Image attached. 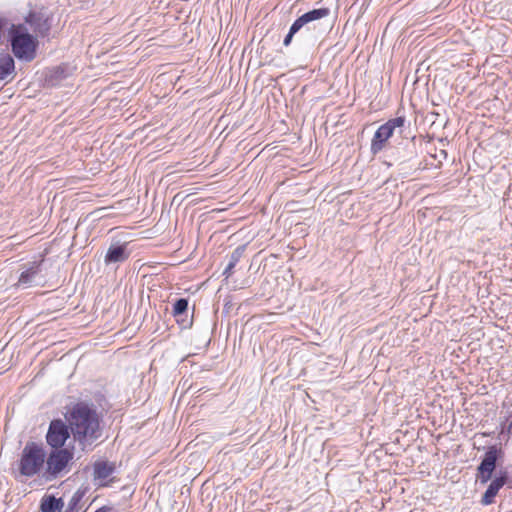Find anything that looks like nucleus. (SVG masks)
<instances>
[{
	"label": "nucleus",
	"instance_id": "f257e3e1",
	"mask_svg": "<svg viewBox=\"0 0 512 512\" xmlns=\"http://www.w3.org/2000/svg\"><path fill=\"white\" fill-rule=\"evenodd\" d=\"M66 419L80 450L92 451L103 436L102 419L96 408L92 404L78 402L71 408Z\"/></svg>",
	"mask_w": 512,
	"mask_h": 512
},
{
	"label": "nucleus",
	"instance_id": "f03ea898",
	"mask_svg": "<svg viewBox=\"0 0 512 512\" xmlns=\"http://www.w3.org/2000/svg\"><path fill=\"white\" fill-rule=\"evenodd\" d=\"M503 451L497 445H491L481 458L476 468L475 480L481 485L488 484L482 494L480 504L489 506L495 503V499L502 487L493 479V474L498 466L499 460L503 458Z\"/></svg>",
	"mask_w": 512,
	"mask_h": 512
},
{
	"label": "nucleus",
	"instance_id": "7ed1b4c3",
	"mask_svg": "<svg viewBox=\"0 0 512 512\" xmlns=\"http://www.w3.org/2000/svg\"><path fill=\"white\" fill-rule=\"evenodd\" d=\"M8 40L14 56L25 62H31L36 57L38 40L30 34L23 24L12 25L8 31Z\"/></svg>",
	"mask_w": 512,
	"mask_h": 512
},
{
	"label": "nucleus",
	"instance_id": "20e7f679",
	"mask_svg": "<svg viewBox=\"0 0 512 512\" xmlns=\"http://www.w3.org/2000/svg\"><path fill=\"white\" fill-rule=\"evenodd\" d=\"M47 453L42 444L29 441L24 446L18 461V470L22 476L33 477L42 471Z\"/></svg>",
	"mask_w": 512,
	"mask_h": 512
},
{
	"label": "nucleus",
	"instance_id": "39448f33",
	"mask_svg": "<svg viewBox=\"0 0 512 512\" xmlns=\"http://www.w3.org/2000/svg\"><path fill=\"white\" fill-rule=\"evenodd\" d=\"M406 123L407 120L405 116H397L379 126L371 140V153L376 155L382 151L385 143L395 134L403 136L405 131L409 128V126L406 127Z\"/></svg>",
	"mask_w": 512,
	"mask_h": 512
},
{
	"label": "nucleus",
	"instance_id": "423d86ee",
	"mask_svg": "<svg viewBox=\"0 0 512 512\" xmlns=\"http://www.w3.org/2000/svg\"><path fill=\"white\" fill-rule=\"evenodd\" d=\"M402 139L396 145L391 146L388 150V157L391 159V162L388 163L389 166L392 165H405L417 158L418 150L415 141V136H400Z\"/></svg>",
	"mask_w": 512,
	"mask_h": 512
},
{
	"label": "nucleus",
	"instance_id": "0eeeda50",
	"mask_svg": "<svg viewBox=\"0 0 512 512\" xmlns=\"http://www.w3.org/2000/svg\"><path fill=\"white\" fill-rule=\"evenodd\" d=\"M74 453L69 448L52 449L46 456V470L43 474L46 480L56 479L59 474L67 467L69 462L73 460Z\"/></svg>",
	"mask_w": 512,
	"mask_h": 512
},
{
	"label": "nucleus",
	"instance_id": "6e6552de",
	"mask_svg": "<svg viewBox=\"0 0 512 512\" xmlns=\"http://www.w3.org/2000/svg\"><path fill=\"white\" fill-rule=\"evenodd\" d=\"M71 434L70 424L62 419H53L48 426L46 433V443L52 449L64 448L66 441Z\"/></svg>",
	"mask_w": 512,
	"mask_h": 512
},
{
	"label": "nucleus",
	"instance_id": "1a4fd4ad",
	"mask_svg": "<svg viewBox=\"0 0 512 512\" xmlns=\"http://www.w3.org/2000/svg\"><path fill=\"white\" fill-rule=\"evenodd\" d=\"M42 262V260L33 261L24 265L15 285L22 289L39 285L43 280V277L41 276Z\"/></svg>",
	"mask_w": 512,
	"mask_h": 512
},
{
	"label": "nucleus",
	"instance_id": "9d476101",
	"mask_svg": "<svg viewBox=\"0 0 512 512\" xmlns=\"http://www.w3.org/2000/svg\"><path fill=\"white\" fill-rule=\"evenodd\" d=\"M73 73V68L68 64H60L58 66L52 67L45 72V83L48 86L55 87L58 86L71 76Z\"/></svg>",
	"mask_w": 512,
	"mask_h": 512
},
{
	"label": "nucleus",
	"instance_id": "9b49d317",
	"mask_svg": "<svg viewBox=\"0 0 512 512\" xmlns=\"http://www.w3.org/2000/svg\"><path fill=\"white\" fill-rule=\"evenodd\" d=\"M130 256L128 243H113L107 249L104 257L105 265L125 262Z\"/></svg>",
	"mask_w": 512,
	"mask_h": 512
},
{
	"label": "nucleus",
	"instance_id": "f8f14e48",
	"mask_svg": "<svg viewBox=\"0 0 512 512\" xmlns=\"http://www.w3.org/2000/svg\"><path fill=\"white\" fill-rule=\"evenodd\" d=\"M25 22L40 36H46L50 31L48 18L42 12L30 11L25 17Z\"/></svg>",
	"mask_w": 512,
	"mask_h": 512
},
{
	"label": "nucleus",
	"instance_id": "ddd939ff",
	"mask_svg": "<svg viewBox=\"0 0 512 512\" xmlns=\"http://www.w3.org/2000/svg\"><path fill=\"white\" fill-rule=\"evenodd\" d=\"M188 305L189 301L187 298H178L173 303L172 315L182 328H190L192 326V319H187Z\"/></svg>",
	"mask_w": 512,
	"mask_h": 512
},
{
	"label": "nucleus",
	"instance_id": "4468645a",
	"mask_svg": "<svg viewBox=\"0 0 512 512\" xmlns=\"http://www.w3.org/2000/svg\"><path fill=\"white\" fill-rule=\"evenodd\" d=\"M116 470L114 462L109 461H96L93 464V478L94 480H105L111 476Z\"/></svg>",
	"mask_w": 512,
	"mask_h": 512
},
{
	"label": "nucleus",
	"instance_id": "2eb2a0df",
	"mask_svg": "<svg viewBox=\"0 0 512 512\" xmlns=\"http://www.w3.org/2000/svg\"><path fill=\"white\" fill-rule=\"evenodd\" d=\"M63 506L64 503L62 498L47 495L42 498L40 509L42 512H62Z\"/></svg>",
	"mask_w": 512,
	"mask_h": 512
},
{
	"label": "nucleus",
	"instance_id": "dca6fc26",
	"mask_svg": "<svg viewBox=\"0 0 512 512\" xmlns=\"http://www.w3.org/2000/svg\"><path fill=\"white\" fill-rule=\"evenodd\" d=\"M15 70L13 57L8 53H0V80L7 79Z\"/></svg>",
	"mask_w": 512,
	"mask_h": 512
},
{
	"label": "nucleus",
	"instance_id": "f3484780",
	"mask_svg": "<svg viewBox=\"0 0 512 512\" xmlns=\"http://www.w3.org/2000/svg\"><path fill=\"white\" fill-rule=\"evenodd\" d=\"M246 247H247V245L243 244V245H239L238 247H236L233 250V252L230 255L229 262H228L226 268L223 271V275L224 276H226L228 278L229 276L232 275L233 269L235 268V266L238 264V262L240 261V259L244 255Z\"/></svg>",
	"mask_w": 512,
	"mask_h": 512
},
{
	"label": "nucleus",
	"instance_id": "a211bd4d",
	"mask_svg": "<svg viewBox=\"0 0 512 512\" xmlns=\"http://www.w3.org/2000/svg\"><path fill=\"white\" fill-rule=\"evenodd\" d=\"M329 14H330L329 8L321 7V8L312 9V10L302 14L301 16L303 17L306 24H308L310 22L320 20L324 17H327Z\"/></svg>",
	"mask_w": 512,
	"mask_h": 512
},
{
	"label": "nucleus",
	"instance_id": "6ab92c4d",
	"mask_svg": "<svg viewBox=\"0 0 512 512\" xmlns=\"http://www.w3.org/2000/svg\"><path fill=\"white\" fill-rule=\"evenodd\" d=\"M84 496V493L81 492L80 490L76 491L73 496L71 497V499L69 500V503H68V506L65 510V512H78L79 511V508H78V505L80 503V501L82 500Z\"/></svg>",
	"mask_w": 512,
	"mask_h": 512
},
{
	"label": "nucleus",
	"instance_id": "aec40b11",
	"mask_svg": "<svg viewBox=\"0 0 512 512\" xmlns=\"http://www.w3.org/2000/svg\"><path fill=\"white\" fill-rule=\"evenodd\" d=\"M502 488L511 482V477L506 470H500L493 478Z\"/></svg>",
	"mask_w": 512,
	"mask_h": 512
},
{
	"label": "nucleus",
	"instance_id": "412c9836",
	"mask_svg": "<svg viewBox=\"0 0 512 512\" xmlns=\"http://www.w3.org/2000/svg\"><path fill=\"white\" fill-rule=\"evenodd\" d=\"M306 25L302 16H299L290 26L289 31L291 35H295L302 27Z\"/></svg>",
	"mask_w": 512,
	"mask_h": 512
},
{
	"label": "nucleus",
	"instance_id": "4be33fe9",
	"mask_svg": "<svg viewBox=\"0 0 512 512\" xmlns=\"http://www.w3.org/2000/svg\"><path fill=\"white\" fill-rule=\"evenodd\" d=\"M293 36L294 35H291L290 32H288L287 35L284 37L283 45L288 47L292 42Z\"/></svg>",
	"mask_w": 512,
	"mask_h": 512
},
{
	"label": "nucleus",
	"instance_id": "5701e85b",
	"mask_svg": "<svg viewBox=\"0 0 512 512\" xmlns=\"http://www.w3.org/2000/svg\"><path fill=\"white\" fill-rule=\"evenodd\" d=\"M94 512H116V510L111 507V506H102L100 508H98L96 511Z\"/></svg>",
	"mask_w": 512,
	"mask_h": 512
},
{
	"label": "nucleus",
	"instance_id": "b1692460",
	"mask_svg": "<svg viewBox=\"0 0 512 512\" xmlns=\"http://www.w3.org/2000/svg\"><path fill=\"white\" fill-rule=\"evenodd\" d=\"M506 432L508 435H512V419H511V422L508 424L507 428H506Z\"/></svg>",
	"mask_w": 512,
	"mask_h": 512
},
{
	"label": "nucleus",
	"instance_id": "393cba45",
	"mask_svg": "<svg viewBox=\"0 0 512 512\" xmlns=\"http://www.w3.org/2000/svg\"><path fill=\"white\" fill-rule=\"evenodd\" d=\"M3 25H4L3 19L0 18V30L2 29Z\"/></svg>",
	"mask_w": 512,
	"mask_h": 512
}]
</instances>
